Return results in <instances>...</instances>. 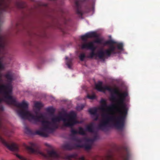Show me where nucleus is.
Listing matches in <instances>:
<instances>
[{"label":"nucleus","instance_id":"7ed1b4c3","mask_svg":"<svg viewBox=\"0 0 160 160\" xmlns=\"http://www.w3.org/2000/svg\"><path fill=\"white\" fill-rule=\"evenodd\" d=\"M84 57V56L83 55H81L80 57V58L81 60H82Z\"/></svg>","mask_w":160,"mask_h":160},{"label":"nucleus","instance_id":"423d86ee","mask_svg":"<svg viewBox=\"0 0 160 160\" xmlns=\"http://www.w3.org/2000/svg\"><path fill=\"white\" fill-rule=\"evenodd\" d=\"M99 82L100 83V84H102V82Z\"/></svg>","mask_w":160,"mask_h":160},{"label":"nucleus","instance_id":"6e6552de","mask_svg":"<svg viewBox=\"0 0 160 160\" xmlns=\"http://www.w3.org/2000/svg\"><path fill=\"white\" fill-rule=\"evenodd\" d=\"M96 87L97 88V87H98V85H96Z\"/></svg>","mask_w":160,"mask_h":160},{"label":"nucleus","instance_id":"f03ea898","mask_svg":"<svg viewBox=\"0 0 160 160\" xmlns=\"http://www.w3.org/2000/svg\"><path fill=\"white\" fill-rule=\"evenodd\" d=\"M88 35L86 34L82 36L81 37V38H82V39H84V38H88Z\"/></svg>","mask_w":160,"mask_h":160},{"label":"nucleus","instance_id":"39448f33","mask_svg":"<svg viewBox=\"0 0 160 160\" xmlns=\"http://www.w3.org/2000/svg\"><path fill=\"white\" fill-rule=\"evenodd\" d=\"M84 47H84V46H82V48H84Z\"/></svg>","mask_w":160,"mask_h":160},{"label":"nucleus","instance_id":"20e7f679","mask_svg":"<svg viewBox=\"0 0 160 160\" xmlns=\"http://www.w3.org/2000/svg\"><path fill=\"white\" fill-rule=\"evenodd\" d=\"M80 159L81 160H84V157H81V158H80Z\"/></svg>","mask_w":160,"mask_h":160},{"label":"nucleus","instance_id":"0eeeda50","mask_svg":"<svg viewBox=\"0 0 160 160\" xmlns=\"http://www.w3.org/2000/svg\"><path fill=\"white\" fill-rule=\"evenodd\" d=\"M25 103L26 104V105L27 106L28 105L27 103L26 102H25Z\"/></svg>","mask_w":160,"mask_h":160},{"label":"nucleus","instance_id":"f257e3e1","mask_svg":"<svg viewBox=\"0 0 160 160\" xmlns=\"http://www.w3.org/2000/svg\"><path fill=\"white\" fill-rule=\"evenodd\" d=\"M1 143L5 147H7L9 149H10L12 150V149L10 148V147L8 145L6 141L4 140L1 139Z\"/></svg>","mask_w":160,"mask_h":160}]
</instances>
